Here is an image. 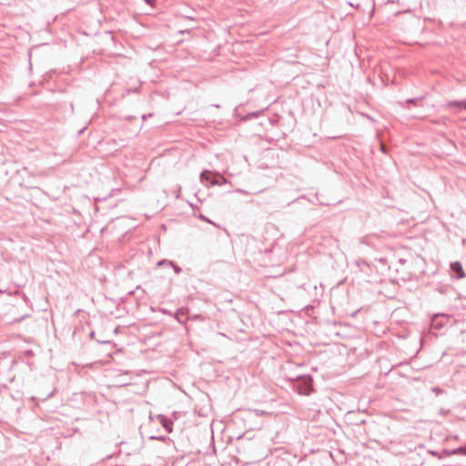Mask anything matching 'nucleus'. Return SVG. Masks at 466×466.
Returning a JSON list of instances; mask_svg holds the SVG:
<instances>
[{"label": "nucleus", "mask_w": 466, "mask_h": 466, "mask_svg": "<svg viewBox=\"0 0 466 466\" xmlns=\"http://www.w3.org/2000/svg\"><path fill=\"white\" fill-rule=\"evenodd\" d=\"M294 390L299 395H309L313 391L312 378L309 375L298 377L294 384Z\"/></svg>", "instance_id": "nucleus-1"}, {"label": "nucleus", "mask_w": 466, "mask_h": 466, "mask_svg": "<svg viewBox=\"0 0 466 466\" xmlns=\"http://www.w3.org/2000/svg\"><path fill=\"white\" fill-rule=\"evenodd\" d=\"M451 276L453 278H456L458 279H463L465 277L464 270L462 268V265L460 261H455L451 263Z\"/></svg>", "instance_id": "nucleus-2"}, {"label": "nucleus", "mask_w": 466, "mask_h": 466, "mask_svg": "<svg viewBox=\"0 0 466 466\" xmlns=\"http://www.w3.org/2000/svg\"><path fill=\"white\" fill-rule=\"evenodd\" d=\"M158 419H159V421L160 423L162 424V426L168 431V432H171L172 431V428H171V425H172V421L167 419V417H165L164 415H160L158 416Z\"/></svg>", "instance_id": "nucleus-3"}, {"label": "nucleus", "mask_w": 466, "mask_h": 466, "mask_svg": "<svg viewBox=\"0 0 466 466\" xmlns=\"http://www.w3.org/2000/svg\"><path fill=\"white\" fill-rule=\"evenodd\" d=\"M210 176H211V172L210 171H208V170H204L201 174H200V181L206 185L207 187H208L210 185V181H211V178H210Z\"/></svg>", "instance_id": "nucleus-4"}, {"label": "nucleus", "mask_w": 466, "mask_h": 466, "mask_svg": "<svg viewBox=\"0 0 466 466\" xmlns=\"http://www.w3.org/2000/svg\"><path fill=\"white\" fill-rule=\"evenodd\" d=\"M461 101H449L445 105V107L448 108V109L456 108L457 111H459V110L462 109V104H461Z\"/></svg>", "instance_id": "nucleus-5"}, {"label": "nucleus", "mask_w": 466, "mask_h": 466, "mask_svg": "<svg viewBox=\"0 0 466 466\" xmlns=\"http://www.w3.org/2000/svg\"><path fill=\"white\" fill-rule=\"evenodd\" d=\"M184 315V310L183 309H179L176 315H175V318L180 322V323H185V320L180 317Z\"/></svg>", "instance_id": "nucleus-6"}, {"label": "nucleus", "mask_w": 466, "mask_h": 466, "mask_svg": "<svg viewBox=\"0 0 466 466\" xmlns=\"http://www.w3.org/2000/svg\"><path fill=\"white\" fill-rule=\"evenodd\" d=\"M222 177L218 175H216L213 178H211V181H210V185H219L220 182L219 180L221 179Z\"/></svg>", "instance_id": "nucleus-7"}, {"label": "nucleus", "mask_w": 466, "mask_h": 466, "mask_svg": "<svg viewBox=\"0 0 466 466\" xmlns=\"http://www.w3.org/2000/svg\"><path fill=\"white\" fill-rule=\"evenodd\" d=\"M169 267H172L177 274H178L181 271V268L175 265L173 262H167Z\"/></svg>", "instance_id": "nucleus-8"}, {"label": "nucleus", "mask_w": 466, "mask_h": 466, "mask_svg": "<svg viewBox=\"0 0 466 466\" xmlns=\"http://www.w3.org/2000/svg\"><path fill=\"white\" fill-rule=\"evenodd\" d=\"M432 326L435 328L441 327V322H438V316H435V318L432 319Z\"/></svg>", "instance_id": "nucleus-9"}, {"label": "nucleus", "mask_w": 466, "mask_h": 466, "mask_svg": "<svg viewBox=\"0 0 466 466\" xmlns=\"http://www.w3.org/2000/svg\"><path fill=\"white\" fill-rule=\"evenodd\" d=\"M432 391L434 393H436L437 395L442 394L444 392V390L442 389L439 388V387L432 388Z\"/></svg>", "instance_id": "nucleus-10"}, {"label": "nucleus", "mask_w": 466, "mask_h": 466, "mask_svg": "<svg viewBox=\"0 0 466 466\" xmlns=\"http://www.w3.org/2000/svg\"><path fill=\"white\" fill-rule=\"evenodd\" d=\"M420 99H421V98H410V99H407V100H406V103H407V104H410V103L415 104L417 101H419V100H420Z\"/></svg>", "instance_id": "nucleus-11"}, {"label": "nucleus", "mask_w": 466, "mask_h": 466, "mask_svg": "<svg viewBox=\"0 0 466 466\" xmlns=\"http://www.w3.org/2000/svg\"><path fill=\"white\" fill-rule=\"evenodd\" d=\"M464 451V448L460 447L452 451L453 454Z\"/></svg>", "instance_id": "nucleus-12"}, {"label": "nucleus", "mask_w": 466, "mask_h": 466, "mask_svg": "<svg viewBox=\"0 0 466 466\" xmlns=\"http://www.w3.org/2000/svg\"><path fill=\"white\" fill-rule=\"evenodd\" d=\"M167 262H168L167 260H162V261L158 262V264H157V265H158V266H162V265L168 266V263H167Z\"/></svg>", "instance_id": "nucleus-13"}, {"label": "nucleus", "mask_w": 466, "mask_h": 466, "mask_svg": "<svg viewBox=\"0 0 466 466\" xmlns=\"http://www.w3.org/2000/svg\"><path fill=\"white\" fill-rule=\"evenodd\" d=\"M145 2L152 6L155 3V0H145Z\"/></svg>", "instance_id": "nucleus-14"}, {"label": "nucleus", "mask_w": 466, "mask_h": 466, "mask_svg": "<svg viewBox=\"0 0 466 466\" xmlns=\"http://www.w3.org/2000/svg\"><path fill=\"white\" fill-rule=\"evenodd\" d=\"M461 104H462V109L466 110V99L462 100Z\"/></svg>", "instance_id": "nucleus-15"}, {"label": "nucleus", "mask_w": 466, "mask_h": 466, "mask_svg": "<svg viewBox=\"0 0 466 466\" xmlns=\"http://www.w3.org/2000/svg\"><path fill=\"white\" fill-rule=\"evenodd\" d=\"M200 218H201L203 220H205V221H208V222L211 223V221H210L209 219H208L206 217L201 216Z\"/></svg>", "instance_id": "nucleus-16"}]
</instances>
